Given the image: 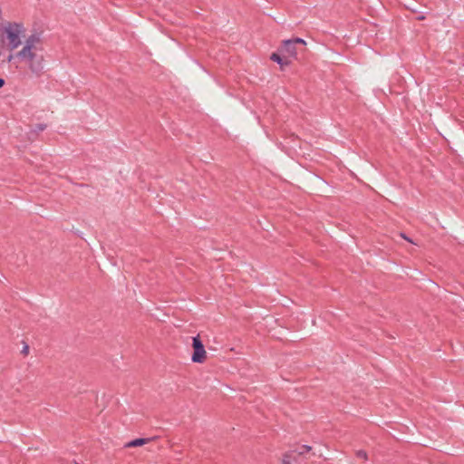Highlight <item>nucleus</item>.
I'll list each match as a JSON object with an SVG mask.
<instances>
[{
	"instance_id": "nucleus-1",
	"label": "nucleus",
	"mask_w": 464,
	"mask_h": 464,
	"mask_svg": "<svg viewBox=\"0 0 464 464\" xmlns=\"http://www.w3.org/2000/svg\"><path fill=\"white\" fill-rule=\"evenodd\" d=\"M16 55L26 63L29 70L34 74L40 76L43 73L44 62L43 49H31L28 53H24L22 49Z\"/></svg>"
},
{
	"instance_id": "nucleus-2",
	"label": "nucleus",
	"mask_w": 464,
	"mask_h": 464,
	"mask_svg": "<svg viewBox=\"0 0 464 464\" xmlns=\"http://www.w3.org/2000/svg\"><path fill=\"white\" fill-rule=\"evenodd\" d=\"M6 38L9 42V47L11 50L17 48L21 44L20 34L24 33V28L23 24L9 23L5 28Z\"/></svg>"
},
{
	"instance_id": "nucleus-3",
	"label": "nucleus",
	"mask_w": 464,
	"mask_h": 464,
	"mask_svg": "<svg viewBox=\"0 0 464 464\" xmlns=\"http://www.w3.org/2000/svg\"><path fill=\"white\" fill-rule=\"evenodd\" d=\"M193 353L191 361L196 363H203L207 358L205 346L200 340L199 334L192 337Z\"/></svg>"
},
{
	"instance_id": "nucleus-4",
	"label": "nucleus",
	"mask_w": 464,
	"mask_h": 464,
	"mask_svg": "<svg viewBox=\"0 0 464 464\" xmlns=\"http://www.w3.org/2000/svg\"><path fill=\"white\" fill-rule=\"evenodd\" d=\"M279 53H284L289 60L297 59L300 49L290 39L285 40L278 48Z\"/></svg>"
},
{
	"instance_id": "nucleus-5",
	"label": "nucleus",
	"mask_w": 464,
	"mask_h": 464,
	"mask_svg": "<svg viewBox=\"0 0 464 464\" xmlns=\"http://www.w3.org/2000/svg\"><path fill=\"white\" fill-rule=\"evenodd\" d=\"M42 44V33L41 32H34L31 35H29L24 43V45L23 47L24 52L28 53L31 49H43L42 47H39V45Z\"/></svg>"
},
{
	"instance_id": "nucleus-6",
	"label": "nucleus",
	"mask_w": 464,
	"mask_h": 464,
	"mask_svg": "<svg viewBox=\"0 0 464 464\" xmlns=\"http://www.w3.org/2000/svg\"><path fill=\"white\" fill-rule=\"evenodd\" d=\"M270 59L280 65L281 70H284L285 67L289 66L291 64V60H289L284 53H279L277 50L276 53H273L270 56Z\"/></svg>"
},
{
	"instance_id": "nucleus-7",
	"label": "nucleus",
	"mask_w": 464,
	"mask_h": 464,
	"mask_svg": "<svg viewBox=\"0 0 464 464\" xmlns=\"http://www.w3.org/2000/svg\"><path fill=\"white\" fill-rule=\"evenodd\" d=\"M155 438H138L135 440H132L125 444V448H134V447H140L145 445L150 440H153Z\"/></svg>"
},
{
	"instance_id": "nucleus-8",
	"label": "nucleus",
	"mask_w": 464,
	"mask_h": 464,
	"mask_svg": "<svg viewBox=\"0 0 464 464\" xmlns=\"http://www.w3.org/2000/svg\"><path fill=\"white\" fill-rule=\"evenodd\" d=\"M294 451L290 450L283 454L282 456V464H292L293 461H295L296 459L293 457Z\"/></svg>"
},
{
	"instance_id": "nucleus-9",
	"label": "nucleus",
	"mask_w": 464,
	"mask_h": 464,
	"mask_svg": "<svg viewBox=\"0 0 464 464\" xmlns=\"http://www.w3.org/2000/svg\"><path fill=\"white\" fill-rule=\"evenodd\" d=\"M296 46L299 47L300 49V52L301 53H304L305 51V45H306V42L300 38V37H295V38H292L290 39Z\"/></svg>"
},
{
	"instance_id": "nucleus-10",
	"label": "nucleus",
	"mask_w": 464,
	"mask_h": 464,
	"mask_svg": "<svg viewBox=\"0 0 464 464\" xmlns=\"http://www.w3.org/2000/svg\"><path fill=\"white\" fill-rule=\"evenodd\" d=\"M47 128L45 123H38L35 125L34 129L31 130L32 133L37 134L38 132L44 131Z\"/></svg>"
},
{
	"instance_id": "nucleus-11",
	"label": "nucleus",
	"mask_w": 464,
	"mask_h": 464,
	"mask_svg": "<svg viewBox=\"0 0 464 464\" xmlns=\"http://www.w3.org/2000/svg\"><path fill=\"white\" fill-rule=\"evenodd\" d=\"M311 450H312V447H311V446H309V445H305V444H304V445H303V446L300 448V450L298 451V454H299V455H303V454H304V453H306V452H309V451H311Z\"/></svg>"
},
{
	"instance_id": "nucleus-12",
	"label": "nucleus",
	"mask_w": 464,
	"mask_h": 464,
	"mask_svg": "<svg viewBox=\"0 0 464 464\" xmlns=\"http://www.w3.org/2000/svg\"><path fill=\"white\" fill-rule=\"evenodd\" d=\"M356 456H357L358 458H360V459H364V460H366V459H367V453H366V451H364V450H358V451L356 452Z\"/></svg>"
},
{
	"instance_id": "nucleus-13",
	"label": "nucleus",
	"mask_w": 464,
	"mask_h": 464,
	"mask_svg": "<svg viewBox=\"0 0 464 464\" xmlns=\"http://www.w3.org/2000/svg\"><path fill=\"white\" fill-rule=\"evenodd\" d=\"M29 352V346L27 344H25L24 347H23V350H22V353L24 354H27Z\"/></svg>"
},
{
	"instance_id": "nucleus-14",
	"label": "nucleus",
	"mask_w": 464,
	"mask_h": 464,
	"mask_svg": "<svg viewBox=\"0 0 464 464\" xmlns=\"http://www.w3.org/2000/svg\"><path fill=\"white\" fill-rule=\"evenodd\" d=\"M401 237L409 242H412L411 238H409L404 233H401Z\"/></svg>"
},
{
	"instance_id": "nucleus-15",
	"label": "nucleus",
	"mask_w": 464,
	"mask_h": 464,
	"mask_svg": "<svg viewBox=\"0 0 464 464\" xmlns=\"http://www.w3.org/2000/svg\"><path fill=\"white\" fill-rule=\"evenodd\" d=\"M5 82L3 78H0V88H2L5 85Z\"/></svg>"
},
{
	"instance_id": "nucleus-16",
	"label": "nucleus",
	"mask_w": 464,
	"mask_h": 464,
	"mask_svg": "<svg viewBox=\"0 0 464 464\" xmlns=\"http://www.w3.org/2000/svg\"><path fill=\"white\" fill-rule=\"evenodd\" d=\"M424 19H425V16H424V15H422V14H421V15H419V16L417 17V20H419V21H421V20H424Z\"/></svg>"
},
{
	"instance_id": "nucleus-17",
	"label": "nucleus",
	"mask_w": 464,
	"mask_h": 464,
	"mask_svg": "<svg viewBox=\"0 0 464 464\" xmlns=\"http://www.w3.org/2000/svg\"><path fill=\"white\" fill-rule=\"evenodd\" d=\"M75 464H79V463L76 462Z\"/></svg>"
}]
</instances>
